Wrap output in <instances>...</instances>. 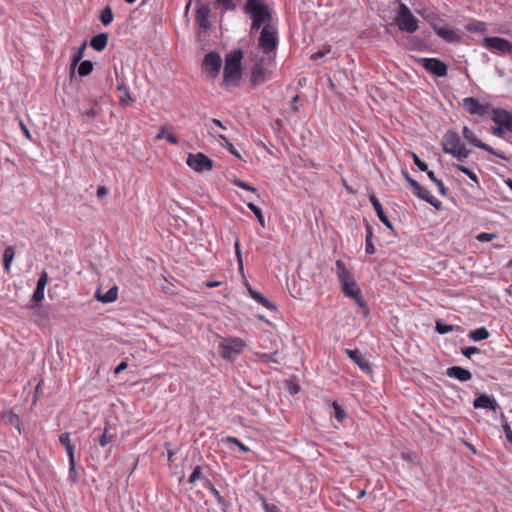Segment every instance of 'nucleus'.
Segmentation results:
<instances>
[{
	"instance_id": "f257e3e1",
	"label": "nucleus",
	"mask_w": 512,
	"mask_h": 512,
	"mask_svg": "<svg viewBox=\"0 0 512 512\" xmlns=\"http://www.w3.org/2000/svg\"><path fill=\"white\" fill-rule=\"evenodd\" d=\"M275 60L276 58L271 56H254L250 77L252 85L258 86L270 79Z\"/></svg>"
},
{
	"instance_id": "f03ea898",
	"label": "nucleus",
	"mask_w": 512,
	"mask_h": 512,
	"mask_svg": "<svg viewBox=\"0 0 512 512\" xmlns=\"http://www.w3.org/2000/svg\"><path fill=\"white\" fill-rule=\"evenodd\" d=\"M245 11L252 19L251 31L259 30L262 26L269 24L272 18L263 0H248L245 4Z\"/></svg>"
},
{
	"instance_id": "7ed1b4c3",
	"label": "nucleus",
	"mask_w": 512,
	"mask_h": 512,
	"mask_svg": "<svg viewBox=\"0 0 512 512\" xmlns=\"http://www.w3.org/2000/svg\"><path fill=\"white\" fill-rule=\"evenodd\" d=\"M279 43L278 30L276 27L266 24L260 31L258 47L264 56L276 58L277 47Z\"/></svg>"
},
{
	"instance_id": "20e7f679",
	"label": "nucleus",
	"mask_w": 512,
	"mask_h": 512,
	"mask_svg": "<svg viewBox=\"0 0 512 512\" xmlns=\"http://www.w3.org/2000/svg\"><path fill=\"white\" fill-rule=\"evenodd\" d=\"M442 144L444 153L452 155L459 161L467 159L470 155V150L461 143L460 137L455 131H448L443 137Z\"/></svg>"
},
{
	"instance_id": "39448f33",
	"label": "nucleus",
	"mask_w": 512,
	"mask_h": 512,
	"mask_svg": "<svg viewBox=\"0 0 512 512\" xmlns=\"http://www.w3.org/2000/svg\"><path fill=\"white\" fill-rule=\"evenodd\" d=\"M245 347V341L239 337L221 338L218 352L224 360L233 362L243 352Z\"/></svg>"
},
{
	"instance_id": "423d86ee",
	"label": "nucleus",
	"mask_w": 512,
	"mask_h": 512,
	"mask_svg": "<svg viewBox=\"0 0 512 512\" xmlns=\"http://www.w3.org/2000/svg\"><path fill=\"white\" fill-rule=\"evenodd\" d=\"M491 119L498 124V126L491 128V133L496 137H503L505 131L512 132V113L503 109L495 108L492 110Z\"/></svg>"
},
{
	"instance_id": "0eeeda50",
	"label": "nucleus",
	"mask_w": 512,
	"mask_h": 512,
	"mask_svg": "<svg viewBox=\"0 0 512 512\" xmlns=\"http://www.w3.org/2000/svg\"><path fill=\"white\" fill-rule=\"evenodd\" d=\"M242 52L234 51L227 54L224 66V81L230 83L241 76Z\"/></svg>"
},
{
	"instance_id": "6e6552de",
	"label": "nucleus",
	"mask_w": 512,
	"mask_h": 512,
	"mask_svg": "<svg viewBox=\"0 0 512 512\" xmlns=\"http://www.w3.org/2000/svg\"><path fill=\"white\" fill-rule=\"evenodd\" d=\"M396 23L398 28L403 32L413 33L418 29L417 19L404 3L399 4Z\"/></svg>"
},
{
	"instance_id": "1a4fd4ad",
	"label": "nucleus",
	"mask_w": 512,
	"mask_h": 512,
	"mask_svg": "<svg viewBox=\"0 0 512 512\" xmlns=\"http://www.w3.org/2000/svg\"><path fill=\"white\" fill-rule=\"evenodd\" d=\"M483 45L491 52L499 55H509L512 53V44L504 38L496 36L485 37Z\"/></svg>"
},
{
	"instance_id": "9d476101",
	"label": "nucleus",
	"mask_w": 512,
	"mask_h": 512,
	"mask_svg": "<svg viewBox=\"0 0 512 512\" xmlns=\"http://www.w3.org/2000/svg\"><path fill=\"white\" fill-rule=\"evenodd\" d=\"M186 164L196 172L209 171L213 167V162L205 154L199 152L196 154L190 153L187 157Z\"/></svg>"
},
{
	"instance_id": "9b49d317",
	"label": "nucleus",
	"mask_w": 512,
	"mask_h": 512,
	"mask_svg": "<svg viewBox=\"0 0 512 512\" xmlns=\"http://www.w3.org/2000/svg\"><path fill=\"white\" fill-rule=\"evenodd\" d=\"M420 62L425 70L437 77H445L447 75V65L437 58H422Z\"/></svg>"
},
{
	"instance_id": "f8f14e48",
	"label": "nucleus",
	"mask_w": 512,
	"mask_h": 512,
	"mask_svg": "<svg viewBox=\"0 0 512 512\" xmlns=\"http://www.w3.org/2000/svg\"><path fill=\"white\" fill-rule=\"evenodd\" d=\"M222 60L217 52H209L203 60V68L211 78H215L221 69Z\"/></svg>"
},
{
	"instance_id": "ddd939ff",
	"label": "nucleus",
	"mask_w": 512,
	"mask_h": 512,
	"mask_svg": "<svg viewBox=\"0 0 512 512\" xmlns=\"http://www.w3.org/2000/svg\"><path fill=\"white\" fill-rule=\"evenodd\" d=\"M462 134H463V137L470 143L472 144L473 146L475 147H478L492 155H495L501 159H506V157L504 156L503 153L499 152V151H496L494 150L492 147H490L489 145L481 142L480 140L477 139V137L475 136V134L468 128V127H464L463 128V131H462Z\"/></svg>"
},
{
	"instance_id": "4468645a",
	"label": "nucleus",
	"mask_w": 512,
	"mask_h": 512,
	"mask_svg": "<svg viewBox=\"0 0 512 512\" xmlns=\"http://www.w3.org/2000/svg\"><path fill=\"white\" fill-rule=\"evenodd\" d=\"M462 104L464 109L471 115L484 116L490 108L488 104H482L473 97L464 98Z\"/></svg>"
},
{
	"instance_id": "2eb2a0df",
	"label": "nucleus",
	"mask_w": 512,
	"mask_h": 512,
	"mask_svg": "<svg viewBox=\"0 0 512 512\" xmlns=\"http://www.w3.org/2000/svg\"><path fill=\"white\" fill-rule=\"evenodd\" d=\"M48 274L46 271H43L37 281L36 289L33 293V296L29 302V307L34 308L36 304L41 302L44 299L45 287L48 283Z\"/></svg>"
},
{
	"instance_id": "dca6fc26",
	"label": "nucleus",
	"mask_w": 512,
	"mask_h": 512,
	"mask_svg": "<svg viewBox=\"0 0 512 512\" xmlns=\"http://www.w3.org/2000/svg\"><path fill=\"white\" fill-rule=\"evenodd\" d=\"M413 193L420 199L426 201L433 207L439 209L441 207V202L434 197L430 191H428L425 187L421 186L420 184H415V187L413 188Z\"/></svg>"
},
{
	"instance_id": "f3484780",
	"label": "nucleus",
	"mask_w": 512,
	"mask_h": 512,
	"mask_svg": "<svg viewBox=\"0 0 512 512\" xmlns=\"http://www.w3.org/2000/svg\"><path fill=\"white\" fill-rule=\"evenodd\" d=\"M473 406L476 409H488L491 411H496L499 407L495 398L487 394H481L477 397L473 402Z\"/></svg>"
},
{
	"instance_id": "a211bd4d",
	"label": "nucleus",
	"mask_w": 512,
	"mask_h": 512,
	"mask_svg": "<svg viewBox=\"0 0 512 512\" xmlns=\"http://www.w3.org/2000/svg\"><path fill=\"white\" fill-rule=\"evenodd\" d=\"M347 356L358 365V367L365 373L371 372V367L369 362L362 356L361 352L359 350H351L346 349L345 350Z\"/></svg>"
},
{
	"instance_id": "6ab92c4d",
	"label": "nucleus",
	"mask_w": 512,
	"mask_h": 512,
	"mask_svg": "<svg viewBox=\"0 0 512 512\" xmlns=\"http://www.w3.org/2000/svg\"><path fill=\"white\" fill-rule=\"evenodd\" d=\"M369 201L370 203L372 204L379 220L389 229H393V225L391 223V221L388 219V217L386 216V214L384 213V210H383V207L380 203V201L378 200V198L375 196V194H371L369 195Z\"/></svg>"
},
{
	"instance_id": "aec40b11",
	"label": "nucleus",
	"mask_w": 512,
	"mask_h": 512,
	"mask_svg": "<svg viewBox=\"0 0 512 512\" xmlns=\"http://www.w3.org/2000/svg\"><path fill=\"white\" fill-rule=\"evenodd\" d=\"M446 375L450 378L457 379L460 382H466L472 378L471 372L460 366H452L447 368Z\"/></svg>"
},
{
	"instance_id": "412c9836",
	"label": "nucleus",
	"mask_w": 512,
	"mask_h": 512,
	"mask_svg": "<svg viewBox=\"0 0 512 512\" xmlns=\"http://www.w3.org/2000/svg\"><path fill=\"white\" fill-rule=\"evenodd\" d=\"M209 15L210 8L208 5H201L196 12L195 20L197 24L205 30L209 29L211 26V23L209 21Z\"/></svg>"
},
{
	"instance_id": "4be33fe9",
	"label": "nucleus",
	"mask_w": 512,
	"mask_h": 512,
	"mask_svg": "<svg viewBox=\"0 0 512 512\" xmlns=\"http://www.w3.org/2000/svg\"><path fill=\"white\" fill-rule=\"evenodd\" d=\"M118 297V287H111L106 293H101L98 289L95 293V298L102 303H112L117 300Z\"/></svg>"
},
{
	"instance_id": "5701e85b",
	"label": "nucleus",
	"mask_w": 512,
	"mask_h": 512,
	"mask_svg": "<svg viewBox=\"0 0 512 512\" xmlns=\"http://www.w3.org/2000/svg\"><path fill=\"white\" fill-rule=\"evenodd\" d=\"M336 275H337L341 285L353 280L351 272L347 269V267L341 260L336 261Z\"/></svg>"
},
{
	"instance_id": "b1692460",
	"label": "nucleus",
	"mask_w": 512,
	"mask_h": 512,
	"mask_svg": "<svg viewBox=\"0 0 512 512\" xmlns=\"http://www.w3.org/2000/svg\"><path fill=\"white\" fill-rule=\"evenodd\" d=\"M117 90L122 93V96L119 99V104L122 107H126L134 102V99L131 97L129 89L125 85L123 79L118 82Z\"/></svg>"
},
{
	"instance_id": "393cba45",
	"label": "nucleus",
	"mask_w": 512,
	"mask_h": 512,
	"mask_svg": "<svg viewBox=\"0 0 512 512\" xmlns=\"http://www.w3.org/2000/svg\"><path fill=\"white\" fill-rule=\"evenodd\" d=\"M66 453L69 458V478L76 482V462H75V446L73 444L65 447Z\"/></svg>"
},
{
	"instance_id": "a878e982",
	"label": "nucleus",
	"mask_w": 512,
	"mask_h": 512,
	"mask_svg": "<svg viewBox=\"0 0 512 512\" xmlns=\"http://www.w3.org/2000/svg\"><path fill=\"white\" fill-rule=\"evenodd\" d=\"M434 30L439 37L448 42H456L459 40L458 34L452 29L445 27H434Z\"/></svg>"
},
{
	"instance_id": "bb28decb",
	"label": "nucleus",
	"mask_w": 512,
	"mask_h": 512,
	"mask_svg": "<svg viewBox=\"0 0 512 512\" xmlns=\"http://www.w3.org/2000/svg\"><path fill=\"white\" fill-rule=\"evenodd\" d=\"M107 42L108 35L106 33H100L91 39L90 45L94 50L102 51L107 46Z\"/></svg>"
},
{
	"instance_id": "cd10ccee",
	"label": "nucleus",
	"mask_w": 512,
	"mask_h": 512,
	"mask_svg": "<svg viewBox=\"0 0 512 512\" xmlns=\"http://www.w3.org/2000/svg\"><path fill=\"white\" fill-rule=\"evenodd\" d=\"M248 291H249L250 296L255 301H257L258 303H260L267 309H270V310L275 309V305H273L268 299H266L260 292L253 290L252 288H249Z\"/></svg>"
},
{
	"instance_id": "c85d7f7f",
	"label": "nucleus",
	"mask_w": 512,
	"mask_h": 512,
	"mask_svg": "<svg viewBox=\"0 0 512 512\" xmlns=\"http://www.w3.org/2000/svg\"><path fill=\"white\" fill-rule=\"evenodd\" d=\"M342 291L343 294L346 297L352 298L353 296H357V294H360L361 290L358 288L355 280H351L348 283H344L342 285Z\"/></svg>"
},
{
	"instance_id": "c756f323",
	"label": "nucleus",
	"mask_w": 512,
	"mask_h": 512,
	"mask_svg": "<svg viewBox=\"0 0 512 512\" xmlns=\"http://www.w3.org/2000/svg\"><path fill=\"white\" fill-rule=\"evenodd\" d=\"M373 238V229L367 224L366 225V238H365V251L367 254H374L376 252V248L372 241Z\"/></svg>"
},
{
	"instance_id": "7c9ffc66",
	"label": "nucleus",
	"mask_w": 512,
	"mask_h": 512,
	"mask_svg": "<svg viewBox=\"0 0 512 512\" xmlns=\"http://www.w3.org/2000/svg\"><path fill=\"white\" fill-rule=\"evenodd\" d=\"M489 337V332L485 327H480L469 332V338L475 342L485 340Z\"/></svg>"
},
{
	"instance_id": "2f4dec72",
	"label": "nucleus",
	"mask_w": 512,
	"mask_h": 512,
	"mask_svg": "<svg viewBox=\"0 0 512 512\" xmlns=\"http://www.w3.org/2000/svg\"><path fill=\"white\" fill-rule=\"evenodd\" d=\"M15 251L12 246H8L5 248L3 253V264H4V270L6 272L10 271L11 263L14 259Z\"/></svg>"
},
{
	"instance_id": "473e14b6",
	"label": "nucleus",
	"mask_w": 512,
	"mask_h": 512,
	"mask_svg": "<svg viewBox=\"0 0 512 512\" xmlns=\"http://www.w3.org/2000/svg\"><path fill=\"white\" fill-rule=\"evenodd\" d=\"M156 139H166L170 144H178V138L175 135L169 133L167 127L165 126L160 128L156 135Z\"/></svg>"
},
{
	"instance_id": "72a5a7b5",
	"label": "nucleus",
	"mask_w": 512,
	"mask_h": 512,
	"mask_svg": "<svg viewBox=\"0 0 512 512\" xmlns=\"http://www.w3.org/2000/svg\"><path fill=\"white\" fill-rule=\"evenodd\" d=\"M217 137L221 140V146L228 149V151L234 155L236 158L242 160L240 153L235 149L232 143L228 141V139L223 134H217Z\"/></svg>"
},
{
	"instance_id": "f704fd0d",
	"label": "nucleus",
	"mask_w": 512,
	"mask_h": 512,
	"mask_svg": "<svg viewBox=\"0 0 512 512\" xmlns=\"http://www.w3.org/2000/svg\"><path fill=\"white\" fill-rule=\"evenodd\" d=\"M204 486L212 493L219 505H225L224 498L221 496L220 492L215 488L210 480L206 479Z\"/></svg>"
},
{
	"instance_id": "c9c22d12",
	"label": "nucleus",
	"mask_w": 512,
	"mask_h": 512,
	"mask_svg": "<svg viewBox=\"0 0 512 512\" xmlns=\"http://www.w3.org/2000/svg\"><path fill=\"white\" fill-rule=\"evenodd\" d=\"M332 408L334 410V417L339 423H343L347 417L345 410L339 405L337 401L332 403Z\"/></svg>"
},
{
	"instance_id": "e433bc0d",
	"label": "nucleus",
	"mask_w": 512,
	"mask_h": 512,
	"mask_svg": "<svg viewBox=\"0 0 512 512\" xmlns=\"http://www.w3.org/2000/svg\"><path fill=\"white\" fill-rule=\"evenodd\" d=\"M113 12L110 6H106L100 15L101 23L104 26H108L113 21Z\"/></svg>"
},
{
	"instance_id": "4c0bfd02",
	"label": "nucleus",
	"mask_w": 512,
	"mask_h": 512,
	"mask_svg": "<svg viewBox=\"0 0 512 512\" xmlns=\"http://www.w3.org/2000/svg\"><path fill=\"white\" fill-rule=\"evenodd\" d=\"M93 70V63L89 60L82 61L78 67V74L80 76H87Z\"/></svg>"
},
{
	"instance_id": "58836bf2",
	"label": "nucleus",
	"mask_w": 512,
	"mask_h": 512,
	"mask_svg": "<svg viewBox=\"0 0 512 512\" xmlns=\"http://www.w3.org/2000/svg\"><path fill=\"white\" fill-rule=\"evenodd\" d=\"M114 439V435L109 433L108 428H105L103 433L99 437V444L102 447H105L109 443H111Z\"/></svg>"
},
{
	"instance_id": "ea45409f",
	"label": "nucleus",
	"mask_w": 512,
	"mask_h": 512,
	"mask_svg": "<svg viewBox=\"0 0 512 512\" xmlns=\"http://www.w3.org/2000/svg\"><path fill=\"white\" fill-rule=\"evenodd\" d=\"M435 330L437 331V333L444 335L454 331V326L437 321L435 325Z\"/></svg>"
},
{
	"instance_id": "a19ab883",
	"label": "nucleus",
	"mask_w": 512,
	"mask_h": 512,
	"mask_svg": "<svg viewBox=\"0 0 512 512\" xmlns=\"http://www.w3.org/2000/svg\"><path fill=\"white\" fill-rule=\"evenodd\" d=\"M455 168L457 170L461 171L462 173H464L465 175H467L473 182L478 184V182H479L478 176L472 170H470L469 168H467L465 166L459 165V164H456Z\"/></svg>"
},
{
	"instance_id": "79ce46f5",
	"label": "nucleus",
	"mask_w": 512,
	"mask_h": 512,
	"mask_svg": "<svg viewBox=\"0 0 512 512\" xmlns=\"http://www.w3.org/2000/svg\"><path fill=\"white\" fill-rule=\"evenodd\" d=\"M215 8H223L225 10H232L235 8V0H216Z\"/></svg>"
},
{
	"instance_id": "37998d69",
	"label": "nucleus",
	"mask_w": 512,
	"mask_h": 512,
	"mask_svg": "<svg viewBox=\"0 0 512 512\" xmlns=\"http://www.w3.org/2000/svg\"><path fill=\"white\" fill-rule=\"evenodd\" d=\"M331 52V46L330 45H326L324 46L321 50L313 53L311 56H310V59L313 60V61H316L320 58H323L324 56H326L327 54H329Z\"/></svg>"
},
{
	"instance_id": "c03bdc74",
	"label": "nucleus",
	"mask_w": 512,
	"mask_h": 512,
	"mask_svg": "<svg viewBox=\"0 0 512 512\" xmlns=\"http://www.w3.org/2000/svg\"><path fill=\"white\" fill-rule=\"evenodd\" d=\"M85 49H86V42H84L81 45V47L72 54V64L73 65H76L83 58Z\"/></svg>"
},
{
	"instance_id": "a18cd8bd",
	"label": "nucleus",
	"mask_w": 512,
	"mask_h": 512,
	"mask_svg": "<svg viewBox=\"0 0 512 512\" xmlns=\"http://www.w3.org/2000/svg\"><path fill=\"white\" fill-rule=\"evenodd\" d=\"M80 113H81L82 116L86 117L89 120L94 119L97 116V114H98L97 110L93 106L90 107V108H83V109H81Z\"/></svg>"
},
{
	"instance_id": "49530a36",
	"label": "nucleus",
	"mask_w": 512,
	"mask_h": 512,
	"mask_svg": "<svg viewBox=\"0 0 512 512\" xmlns=\"http://www.w3.org/2000/svg\"><path fill=\"white\" fill-rule=\"evenodd\" d=\"M226 441L231 444L237 445L242 452H248L249 448L245 446L238 438L229 436L226 438Z\"/></svg>"
},
{
	"instance_id": "de8ad7c7",
	"label": "nucleus",
	"mask_w": 512,
	"mask_h": 512,
	"mask_svg": "<svg viewBox=\"0 0 512 512\" xmlns=\"http://www.w3.org/2000/svg\"><path fill=\"white\" fill-rule=\"evenodd\" d=\"M203 476L202 470L200 466H196L189 477V483H195L197 480L201 479Z\"/></svg>"
},
{
	"instance_id": "09e8293b",
	"label": "nucleus",
	"mask_w": 512,
	"mask_h": 512,
	"mask_svg": "<svg viewBox=\"0 0 512 512\" xmlns=\"http://www.w3.org/2000/svg\"><path fill=\"white\" fill-rule=\"evenodd\" d=\"M495 238H496V234H494V233H486V232H482V233H480V234H478L476 236V239L479 242H490V241H492Z\"/></svg>"
},
{
	"instance_id": "8fccbe9b",
	"label": "nucleus",
	"mask_w": 512,
	"mask_h": 512,
	"mask_svg": "<svg viewBox=\"0 0 512 512\" xmlns=\"http://www.w3.org/2000/svg\"><path fill=\"white\" fill-rule=\"evenodd\" d=\"M461 352L462 354L467 357V358H471L472 355L474 354H479L481 351L479 348L477 347H474V346H470V347H465V348H462L461 349Z\"/></svg>"
},
{
	"instance_id": "3c124183",
	"label": "nucleus",
	"mask_w": 512,
	"mask_h": 512,
	"mask_svg": "<svg viewBox=\"0 0 512 512\" xmlns=\"http://www.w3.org/2000/svg\"><path fill=\"white\" fill-rule=\"evenodd\" d=\"M233 183H234V185H236V186H238V187H240L242 189H245V190H248V191H251V192H256L257 191V189L255 187L249 185L248 183H246V182H244V181H242L240 179H237V178L234 179Z\"/></svg>"
},
{
	"instance_id": "603ef678",
	"label": "nucleus",
	"mask_w": 512,
	"mask_h": 512,
	"mask_svg": "<svg viewBox=\"0 0 512 512\" xmlns=\"http://www.w3.org/2000/svg\"><path fill=\"white\" fill-rule=\"evenodd\" d=\"M352 299L355 300L356 304L361 308L363 309L364 311V314L367 315L369 313V309L366 305V303L364 302V300L362 299V295L361 293L360 294H357V296H353Z\"/></svg>"
},
{
	"instance_id": "864d4df0",
	"label": "nucleus",
	"mask_w": 512,
	"mask_h": 512,
	"mask_svg": "<svg viewBox=\"0 0 512 512\" xmlns=\"http://www.w3.org/2000/svg\"><path fill=\"white\" fill-rule=\"evenodd\" d=\"M414 164L421 170L427 171L428 165L422 161L415 153L412 154Z\"/></svg>"
},
{
	"instance_id": "5fc2aeb1",
	"label": "nucleus",
	"mask_w": 512,
	"mask_h": 512,
	"mask_svg": "<svg viewBox=\"0 0 512 512\" xmlns=\"http://www.w3.org/2000/svg\"><path fill=\"white\" fill-rule=\"evenodd\" d=\"M262 506L265 512H280L276 505L269 504L265 498H262Z\"/></svg>"
},
{
	"instance_id": "6e6d98bb",
	"label": "nucleus",
	"mask_w": 512,
	"mask_h": 512,
	"mask_svg": "<svg viewBox=\"0 0 512 512\" xmlns=\"http://www.w3.org/2000/svg\"><path fill=\"white\" fill-rule=\"evenodd\" d=\"M59 442L64 446H69L71 445V439H70V433L69 432H64L62 433L60 436H59Z\"/></svg>"
},
{
	"instance_id": "4d7b16f0",
	"label": "nucleus",
	"mask_w": 512,
	"mask_h": 512,
	"mask_svg": "<svg viewBox=\"0 0 512 512\" xmlns=\"http://www.w3.org/2000/svg\"><path fill=\"white\" fill-rule=\"evenodd\" d=\"M275 354L276 353H263L260 355V359L266 363H277V360L275 359Z\"/></svg>"
},
{
	"instance_id": "13d9d810",
	"label": "nucleus",
	"mask_w": 512,
	"mask_h": 512,
	"mask_svg": "<svg viewBox=\"0 0 512 512\" xmlns=\"http://www.w3.org/2000/svg\"><path fill=\"white\" fill-rule=\"evenodd\" d=\"M128 364L126 361H121L114 369L115 374H120L127 368Z\"/></svg>"
},
{
	"instance_id": "bf43d9fd",
	"label": "nucleus",
	"mask_w": 512,
	"mask_h": 512,
	"mask_svg": "<svg viewBox=\"0 0 512 512\" xmlns=\"http://www.w3.org/2000/svg\"><path fill=\"white\" fill-rule=\"evenodd\" d=\"M247 207L254 213L255 216L262 213V210L257 205L253 204L252 202L247 203Z\"/></svg>"
},
{
	"instance_id": "052dcab7",
	"label": "nucleus",
	"mask_w": 512,
	"mask_h": 512,
	"mask_svg": "<svg viewBox=\"0 0 512 512\" xmlns=\"http://www.w3.org/2000/svg\"><path fill=\"white\" fill-rule=\"evenodd\" d=\"M435 184L438 188L439 193L441 195L445 196L446 195V187L444 186V183L442 182V180L438 179Z\"/></svg>"
},
{
	"instance_id": "680f3d73",
	"label": "nucleus",
	"mask_w": 512,
	"mask_h": 512,
	"mask_svg": "<svg viewBox=\"0 0 512 512\" xmlns=\"http://www.w3.org/2000/svg\"><path fill=\"white\" fill-rule=\"evenodd\" d=\"M107 194V189L106 187L104 186H99L98 189H97V196L98 197H103Z\"/></svg>"
},
{
	"instance_id": "e2e57ef3",
	"label": "nucleus",
	"mask_w": 512,
	"mask_h": 512,
	"mask_svg": "<svg viewBox=\"0 0 512 512\" xmlns=\"http://www.w3.org/2000/svg\"><path fill=\"white\" fill-rule=\"evenodd\" d=\"M405 179L409 183V185L412 187V189L415 187V184H419L416 180L411 178L408 174H405Z\"/></svg>"
},
{
	"instance_id": "0e129e2a",
	"label": "nucleus",
	"mask_w": 512,
	"mask_h": 512,
	"mask_svg": "<svg viewBox=\"0 0 512 512\" xmlns=\"http://www.w3.org/2000/svg\"><path fill=\"white\" fill-rule=\"evenodd\" d=\"M235 253L237 255V258L239 259V261H241V251H240V244L238 241L235 242Z\"/></svg>"
},
{
	"instance_id": "69168bd1",
	"label": "nucleus",
	"mask_w": 512,
	"mask_h": 512,
	"mask_svg": "<svg viewBox=\"0 0 512 512\" xmlns=\"http://www.w3.org/2000/svg\"><path fill=\"white\" fill-rule=\"evenodd\" d=\"M426 172H427V176H428V178H429L432 182L436 183V181L438 180V178L435 176L434 172H433V171H428V170H427Z\"/></svg>"
},
{
	"instance_id": "338daca9",
	"label": "nucleus",
	"mask_w": 512,
	"mask_h": 512,
	"mask_svg": "<svg viewBox=\"0 0 512 512\" xmlns=\"http://www.w3.org/2000/svg\"><path fill=\"white\" fill-rule=\"evenodd\" d=\"M211 124L221 128V129H225V126L223 125V123L218 119H212Z\"/></svg>"
},
{
	"instance_id": "774afa93",
	"label": "nucleus",
	"mask_w": 512,
	"mask_h": 512,
	"mask_svg": "<svg viewBox=\"0 0 512 512\" xmlns=\"http://www.w3.org/2000/svg\"><path fill=\"white\" fill-rule=\"evenodd\" d=\"M256 218H257L259 224L262 227H265V219H264L263 213H260L259 215H257Z\"/></svg>"
}]
</instances>
